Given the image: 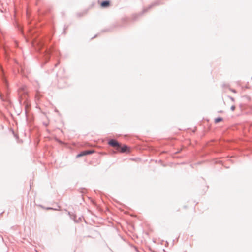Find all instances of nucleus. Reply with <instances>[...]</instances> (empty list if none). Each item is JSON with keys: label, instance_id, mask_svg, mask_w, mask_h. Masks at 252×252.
I'll use <instances>...</instances> for the list:
<instances>
[{"label": "nucleus", "instance_id": "nucleus-4", "mask_svg": "<svg viewBox=\"0 0 252 252\" xmlns=\"http://www.w3.org/2000/svg\"><path fill=\"white\" fill-rule=\"evenodd\" d=\"M110 5V2L109 0L103 1L100 3V6L102 8H107Z\"/></svg>", "mask_w": 252, "mask_h": 252}, {"label": "nucleus", "instance_id": "nucleus-6", "mask_svg": "<svg viewBox=\"0 0 252 252\" xmlns=\"http://www.w3.org/2000/svg\"><path fill=\"white\" fill-rule=\"evenodd\" d=\"M234 109H235V107H234V106H232V107H231V109H232L233 111L234 110Z\"/></svg>", "mask_w": 252, "mask_h": 252}, {"label": "nucleus", "instance_id": "nucleus-2", "mask_svg": "<svg viewBox=\"0 0 252 252\" xmlns=\"http://www.w3.org/2000/svg\"><path fill=\"white\" fill-rule=\"evenodd\" d=\"M94 153V151H91V150H88V151H85L81 152L80 154H78L77 155V158H79L88 154H91Z\"/></svg>", "mask_w": 252, "mask_h": 252}, {"label": "nucleus", "instance_id": "nucleus-3", "mask_svg": "<svg viewBox=\"0 0 252 252\" xmlns=\"http://www.w3.org/2000/svg\"><path fill=\"white\" fill-rule=\"evenodd\" d=\"M109 144L111 146L116 148V149H117V148L119 147L120 145L118 142L115 140H111L109 142Z\"/></svg>", "mask_w": 252, "mask_h": 252}, {"label": "nucleus", "instance_id": "nucleus-1", "mask_svg": "<svg viewBox=\"0 0 252 252\" xmlns=\"http://www.w3.org/2000/svg\"><path fill=\"white\" fill-rule=\"evenodd\" d=\"M118 151L122 152V153H129L130 152L129 148L127 146L124 145L123 146H121L120 144L119 145V147L117 148V149Z\"/></svg>", "mask_w": 252, "mask_h": 252}, {"label": "nucleus", "instance_id": "nucleus-5", "mask_svg": "<svg viewBox=\"0 0 252 252\" xmlns=\"http://www.w3.org/2000/svg\"><path fill=\"white\" fill-rule=\"evenodd\" d=\"M222 121V119L221 118H217L215 119V122L216 123L220 122Z\"/></svg>", "mask_w": 252, "mask_h": 252}]
</instances>
